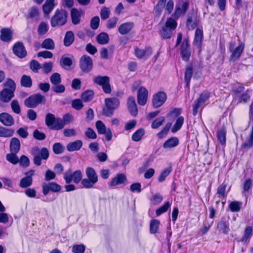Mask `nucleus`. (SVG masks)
<instances>
[{
  "mask_svg": "<svg viewBox=\"0 0 253 253\" xmlns=\"http://www.w3.org/2000/svg\"><path fill=\"white\" fill-rule=\"evenodd\" d=\"M141 81L140 80L136 81L132 84L133 90H135L138 88L137 92V101L138 105L140 106H144L148 100V91L147 88L140 85L141 84Z\"/></svg>",
  "mask_w": 253,
  "mask_h": 253,
  "instance_id": "nucleus-1",
  "label": "nucleus"
},
{
  "mask_svg": "<svg viewBox=\"0 0 253 253\" xmlns=\"http://www.w3.org/2000/svg\"><path fill=\"white\" fill-rule=\"evenodd\" d=\"M85 174L87 178L82 179V184L86 189L91 188L98 181L97 174L93 168L88 167L85 169Z\"/></svg>",
  "mask_w": 253,
  "mask_h": 253,
  "instance_id": "nucleus-2",
  "label": "nucleus"
},
{
  "mask_svg": "<svg viewBox=\"0 0 253 253\" xmlns=\"http://www.w3.org/2000/svg\"><path fill=\"white\" fill-rule=\"evenodd\" d=\"M68 12L65 9H57L52 16L50 25L52 27L64 25L67 21Z\"/></svg>",
  "mask_w": 253,
  "mask_h": 253,
  "instance_id": "nucleus-3",
  "label": "nucleus"
},
{
  "mask_svg": "<svg viewBox=\"0 0 253 253\" xmlns=\"http://www.w3.org/2000/svg\"><path fill=\"white\" fill-rule=\"evenodd\" d=\"M120 102L116 97L107 98L105 99V106L102 109V114L106 117L113 115L114 110L120 105Z\"/></svg>",
  "mask_w": 253,
  "mask_h": 253,
  "instance_id": "nucleus-4",
  "label": "nucleus"
},
{
  "mask_svg": "<svg viewBox=\"0 0 253 253\" xmlns=\"http://www.w3.org/2000/svg\"><path fill=\"white\" fill-rule=\"evenodd\" d=\"M46 102L44 96L38 93L30 95L24 101L25 106L28 108H35L39 104H44Z\"/></svg>",
  "mask_w": 253,
  "mask_h": 253,
  "instance_id": "nucleus-5",
  "label": "nucleus"
},
{
  "mask_svg": "<svg viewBox=\"0 0 253 253\" xmlns=\"http://www.w3.org/2000/svg\"><path fill=\"white\" fill-rule=\"evenodd\" d=\"M235 42H231L229 43V51L231 52L229 58L230 61H235L238 60L241 56L245 47V44L242 42L235 48Z\"/></svg>",
  "mask_w": 253,
  "mask_h": 253,
  "instance_id": "nucleus-6",
  "label": "nucleus"
},
{
  "mask_svg": "<svg viewBox=\"0 0 253 253\" xmlns=\"http://www.w3.org/2000/svg\"><path fill=\"white\" fill-rule=\"evenodd\" d=\"M93 83L102 87L103 92L106 94H110L112 91L110 83V78L107 76H96L93 79Z\"/></svg>",
  "mask_w": 253,
  "mask_h": 253,
  "instance_id": "nucleus-7",
  "label": "nucleus"
},
{
  "mask_svg": "<svg viewBox=\"0 0 253 253\" xmlns=\"http://www.w3.org/2000/svg\"><path fill=\"white\" fill-rule=\"evenodd\" d=\"M179 50L182 60L184 61L188 62L190 58L192 53L188 38H184L180 45Z\"/></svg>",
  "mask_w": 253,
  "mask_h": 253,
  "instance_id": "nucleus-8",
  "label": "nucleus"
},
{
  "mask_svg": "<svg viewBox=\"0 0 253 253\" xmlns=\"http://www.w3.org/2000/svg\"><path fill=\"white\" fill-rule=\"evenodd\" d=\"M211 92L208 90H205L195 101L193 105V115L195 116L198 111V109L202 103L208 100L211 97Z\"/></svg>",
  "mask_w": 253,
  "mask_h": 253,
  "instance_id": "nucleus-9",
  "label": "nucleus"
},
{
  "mask_svg": "<svg viewBox=\"0 0 253 253\" xmlns=\"http://www.w3.org/2000/svg\"><path fill=\"white\" fill-rule=\"evenodd\" d=\"M203 39L204 32L202 26H201L200 28L196 29L193 41V45L198 49L199 54L202 50Z\"/></svg>",
  "mask_w": 253,
  "mask_h": 253,
  "instance_id": "nucleus-10",
  "label": "nucleus"
},
{
  "mask_svg": "<svg viewBox=\"0 0 253 253\" xmlns=\"http://www.w3.org/2000/svg\"><path fill=\"white\" fill-rule=\"evenodd\" d=\"M167 99V95L163 91H159L153 95L152 103L154 108H158L163 106Z\"/></svg>",
  "mask_w": 253,
  "mask_h": 253,
  "instance_id": "nucleus-11",
  "label": "nucleus"
},
{
  "mask_svg": "<svg viewBox=\"0 0 253 253\" xmlns=\"http://www.w3.org/2000/svg\"><path fill=\"white\" fill-rule=\"evenodd\" d=\"M189 6V1L179 0L176 4L174 13L172 16L178 19L181 15H184L186 13Z\"/></svg>",
  "mask_w": 253,
  "mask_h": 253,
  "instance_id": "nucleus-12",
  "label": "nucleus"
},
{
  "mask_svg": "<svg viewBox=\"0 0 253 253\" xmlns=\"http://www.w3.org/2000/svg\"><path fill=\"white\" fill-rule=\"evenodd\" d=\"M35 150L39 152V154L34 156L33 163L36 166H40L42 165V160H46L48 158L49 152L45 147H43L40 150L38 147H36Z\"/></svg>",
  "mask_w": 253,
  "mask_h": 253,
  "instance_id": "nucleus-13",
  "label": "nucleus"
},
{
  "mask_svg": "<svg viewBox=\"0 0 253 253\" xmlns=\"http://www.w3.org/2000/svg\"><path fill=\"white\" fill-rule=\"evenodd\" d=\"M79 66L84 73H89L93 68V63L91 58L87 55H83L79 61Z\"/></svg>",
  "mask_w": 253,
  "mask_h": 253,
  "instance_id": "nucleus-14",
  "label": "nucleus"
},
{
  "mask_svg": "<svg viewBox=\"0 0 253 253\" xmlns=\"http://www.w3.org/2000/svg\"><path fill=\"white\" fill-rule=\"evenodd\" d=\"M200 24L201 21L198 17L197 13H192L188 14L185 25L188 31L194 30Z\"/></svg>",
  "mask_w": 253,
  "mask_h": 253,
  "instance_id": "nucleus-15",
  "label": "nucleus"
},
{
  "mask_svg": "<svg viewBox=\"0 0 253 253\" xmlns=\"http://www.w3.org/2000/svg\"><path fill=\"white\" fill-rule=\"evenodd\" d=\"M82 178L83 174L80 170H75L70 174L66 172L64 174V179L67 184H70L72 180L75 183L78 184L81 181L82 182Z\"/></svg>",
  "mask_w": 253,
  "mask_h": 253,
  "instance_id": "nucleus-16",
  "label": "nucleus"
},
{
  "mask_svg": "<svg viewBox=\"0 0 253 253\" xmlns=\"http://www.w3.org/2000/svg\"><path fill=\"white\" fill-rule=\"evenodd\" d=\"M194 65L192 63L186 65L184 71L185 88L189 89L191 78L193 75Z\"/></svg>",
  "mask_w": 253,
  "mask_h": 253,
  "instance_id": "nucleus-17",
  "label": "nucleus"
},
{
  "mask_svg": "<svg viewBox=\"0 0 253 253\" xmlns=\"http://www.w3.org/2000/svg\"><path fill=\"white\" fill-rule=\"evenodd\" d=\"M42 194L47 195L49 191L52 192H59L61 190V186L53 182H49L48 184L43 183L42 185Z\"/></svg>",
  "mask_w": 253,
  "mask_h": 253,
  "instance_id": "nucleus-18",
  "label": "nucleus"
},
{
  "mask_svg": "<svg viewBox=\"0 0 253 253\" xmlns=\"http://www.w3.org/2000/svg\"><path fill=\"white\" fill-rule=\"evenodd\" d=\"M13 53L20 58H23L26 56L27 51L21 42H16L13 45L12 48Z\"/></svg>",
  "mask_w": 253,
  "mask_h": 253,
  "instance_id": "nucleus-19",
  "label": "nucleus"
},
{
  "mask_svg": "<svg viewBox=\"0 0 253 253\" xmlns=\"http://www.w3.org/2000/svg\"><path fill=\"white\" fill-rule=\"evenodd\" d=\"M127 178L126 175L123 173H120L112 178L108 183L110 187H114L118 185L123 184L126 182Z\"/></svg>",
  "mask_w": 253,
  "mask_h": 253,
  "instance_id": "nucleus-20",
  "label": "nucleus"
},
{
  "mask_svg": "<svg viewBox=\"0 0 253 253\" xmlns=\"http://www.w3.org/2000/svg\"><path fill=\"white\" fill-rule=\"evenodd\" d=\"M152 53V48L149 46L145 47V49H140L137 46L134 47L135 56L139 59L144 58L146 56H149Z\"/></svg>",
  "mask_w": 253,
  "mask_h": 253,
  "instance_id": "nucleus-21",
  "label": "nucleus"
},
{
  "mask_svg": "<svg viewBox=\"0 0 253 253\" xmlns=\"http://www.w3.org/2000/svg\"><path fill=\"white\" fill-rule=\"evenodd\" d=\"M84 14V11L80 9L72 8L71 10V18L72 22L74 25H77L81 22V17Z\"/></svg>",
  "mask_w": 253,
  "mask_h": 253,
  "instance_id": "nucleus-22",
  "label": "nucleus"
},
{
  "mask_svg": "<svg viewBox=\"0 0 253 253\" xmlns=\"http://www.w3.org/2000/svg\"><path fill=\"white\" fill-rule=\"evenodd\" d=\"M253 147V126L246 136L245 140L243 142L241 145V148L245 150H248Z\"/></svg>",
  "mask_w": 253,
  "mask_h": 253,
  "instance_id": "nucleus-23",
  "label": "nucleus"
},
{
  "mask_svg": "<svg viewBox=\"0 0 253 253\" xmlns=\"http://www.w3.org/2000/svg\"><path fill=\"white\" fill-rule=\"evenodd\" d=\"M0 122L5 126H11L14 124V120L10 114L6 112L0 114Z\"/></svg>",
  "mask_w": 253,
  "mask_h": 253,
  "instance_id": "nucleus-24",
  "label": "nucleus"
},
{
  "mask_svg": "<svg viewBox=\"0 0 253 253\" xmlns=\"http://www.w3.org/2000/svg\"><path fill=\"white\" fill-rule=\"evenodd\" d=\"M127 106L131 115L135 117L137 115L138 109L133 96L128 97L127 101Z\"/></svg>",
  "mask_w": 253,
  "mask_h": 253,
  "instance_id": "nucleus-25",
  "label": "nucleus"
},
{
  "mask_svg": "<svg viewBox=\"0 0 253 253\" xmlns=\"http://www.w3.org/2000/svg\"><path fill=\"white\" fill-rule=\"evenodd\" d=\"M13 32L9 28H3L0 30V39L5 42H9L12 39Z\"/></svg>",
  "mask_w": 253,
  "mask_h": 253,
  "instance_id": "nucleus-26",
  "label": "nucleus"
},
{
  "mask_svg": "<svg viewBox=\"0 0 253 253\" xmlns=\"http://www.w3.org/2000/svg\"><path fill=\"white\" fill-rule=\"evenodd\" d=\"M179 144L178 137L172 136L167 139L163 144V148L165 149H171L177 147Z\"/></svg>",
  "mask_w": 253,
  "mask_h": 253,
  "instance_id": "nucleus-27",
  "label": "nucleus"
},
{
  "mask_svg": "<svg viewBox=\"0 0 253 253\" xmlns=\"http://www.w3.org/2000/svg\"><path fill=\"white\" fill-rule=\"evenodd\" d=\"M226 129L224 126H222L216 131L217 140L220 144L225 147L226 144Z\"/></svg>",
  "mask_w": 253,
  "mask_h": 253,
  "instance_id": "nucleus-28",
  "label": "nucleus"
},
{
  "mask_svg": "<svg viewBox=\"0 0 253 253\" xmlns=\"http://www.w3.org/2000/svg\"><path fill=\"white\" fill-rule=\"evenodd\" d=\"M14 96V92L8 89L7 88H3L0 92V99L3 102H8Z\"/></svg>",
  "mask_w": 253,
  "mask_h": 253,
  "instance_id": "nucleus-29",
  "label": "nucleus"
},
{
  "mask_svg": "<svg viewBox=\"0 0 253 253\" xmlns=\"http://www.w3.org/2000/svg\"><path fill=\"white\" fill-rule=\"evenodd\" d=\"M133 22H128L123 23L118 27V32L122 35L128 34L133 28Z\"/></svg>",
  "mask_w": 253,
  "mask_h": 253,
  "instance_id": "nucleus-30",
  "label": "nucleus"
},
{
  "mask_svg": "<svg viewBox=\"0 0 253 253\" xmlns=\"http://www.w3.org/2000/svg\"><path fill=\"white\" fill-rule=\"evenodd\" d=\"M55 6V0H46L42 9L45 15H48Z\"/></svg>",
  "mask_w": 253,
  "mask_h": 253,
  "instance_id": "nucleus-31",
  "label": "nucleus"
},
{
  "mask_svg": "<svg viewBox=\"0 0 253 253\" xmlns=\"http://www.w3.org/2000/svg\"><path fill=\"white\" fill-rule=\"evenodd\" d=\"M75 41V35L73 31H68L65 33L64 39L63 44L66 47L70 46L73 44Z\"/></svg>",
  "mask_w": 253,
  "mask_h": 253,
  "instance_id": "nucleus-32",
  "label": "nucleus"
},
{
  "mask_svg": "<svg viewBox=\"0 0 253 253\" xmlns=\"http://www.w3.org/2000/svg\"><path fill=\"white\" fill-rule=\"evenodd\" d=\"M83 146V142L80 140H77L67 144V150L69 152H73L79 150Z\"/></svg>",
  "mask_w": 253,
  "mask_h": 253,
  "instance_id": "nucleus-33",
  "label": "nucleus"
},
{
  "mask_svg": "<svg viewBox=\"0 0 253 253\" xmlns=\"http://www.w3.org/2000/svg\"><path fill=\"white\" fill-rule=\"evenodd\" d=\"M173 30L166 28L164 25L162 27L161 29L160 30V35L163 40L170 39L172 35V32Z\"/></svg>",
  "mask_w": 253,
  "mask_h": 253,
  "instance_id": "nucleus-34",
  "label": "nucleus"
},
{
  "mask_svg": "<svg viewBox=\"0 0 253 253\" xmlns=\"http://www.w3.org/2000/svg\"><path fill=\"white\" fill-rule=\"evenodd\" d=\"M20 149V142L18 138L13 137L10 142V150L11 152L18 153Z\"/></svg>",
  "mask_w": 253,
  "mask_h": 253,
  "instance_id": "nucleus-35",
  "label": "nucleus"
},
{
  "mask_svg": "<svg viewBox=\"0 0 253 253\" xmlns=\"http://www.w3.org/2000/svg\"><path fill=\"white\" fill-rule=\"evenodd\" d=\"M178 19L176 18L171 16V17H168L164 25L166 28H169L171 30L174 31L177 27V20Z\"/></svg>",
  "mask_w": 253,
  "mask_h": 253,
  "instance_id": "nucleus-36",
  "label": "nucleus"
},
{
  "mask_svg": "<svg viewBox=\"0 0 253 253\" xmlns=\"http://www.w3.org/2000/svg\"><path fill=\"white\" fill-rule=\"evenodd\" d=\"M32 80L30 76L23 75L20 80L21 86L26 88H30L32 86Z\"/></svg>",
  "mask_w": 253,
  "mask_h": 253,
  "instance_id": "nucleus-37",
  "label": "nucleus"
},
{
  "mask_svg": "<svg viewBox=\"0 0 253 253\" xmlns=\"http://www.w3.org/2000/svg\"><path fill=\"white\" fill-rule=\"evenodd\" d=\"M145 129L140 128L136 130L131 135V139L134 142H138L141 140L145 134Z\"/></svg>",
  "mask_w": 253,
  "mask_h": 253,
  "instance_id": "nucleus-38",
  "label": "nucleus"
},
{
  "mask_svg": "<svg viewBox=\"0 0 253 253\" xmlns=\"http://www.w3.org/2000/svg\"><path fill=\"white\" fill-rule=\"evenodd\" d=\"M109 41L108 35L105 32L99 34L96 37L97 42L101 45L107 44Z\"/></svg>",
  "mask_w": 253,
  "mask_h": 253,
  "instance_id": "nucleus-39",
  "label": "nucleus"
},
{
  "mask_svg": "<svg viewBox=\"0 0 253 253\" xmlns=\"http://www.w3.org/2000/svg\"><path fill=\"white\" fill-rule=\"evenodd\" d=\"M184 118L182 116H179L177 118L175 124L171 128V132L172 133L177 132L181 128L184 123Z\"/></svg>",
  "mask_w": 253,
  "mask_h": 253,
  "instance_id": "nucleus-40",
  "label": "nucleus"
},
{
  "mask_svg": "<svg viewBox=\"0 0 253 253\" xmlns=\"http://www.w3.org/2000/svg\"><path fill=\"white\" fill-rule=\"evenodd\" d=\"M94 94L93 90H86L82 93L81 98L85 102H89L93 99Z\"/></svg>",
  "mask_w": 253,
  "mask_h": 253,
  "instance_id": "nucleus-41",
  "label": "nucleus"
},
{
  "mask_svg": "<svg viewBox=\"0 0 253 253\" xmlns=\"http://www.w3.org/2000/svg\"><path fill=\"white\" fill-rule=\"evenodd\" d=\"M171 126V123H168L163 129L157 134V136L159 139H162L167 136L170 128Z\"/></svg>",
  "mask_w": 253,
  "mask_h": 253,
  "instance_id": "nucleus-42",
  "label": "nucleus"
},
{
  "mask_svg": "<svg viewBox=\"0 0 253 253\" xmlns=\"http://www.w3.org/2000/svg\"><path fill=\"white\" fill-rule=\"evenodd\" d=\"M165 117L161 116L155 119L152 123L151 127L152 129H156L160 127L165 122Z\"/></svg>",
  "mask_w": 253,
  "mask_h": 253,
  "instance_id": "nucleus-43",
  "label": "nucleus"
},
{
  "mask_svg": "<svg viewBox=\"0 0 253 253\" xmlns=\"http://www.w3.org/2000/svg\"><path fill=\"white\" fill-rule=\"evenodd\" d=\"M14 131L12 128H7L3 126H0V137H9L14 134Z\"/></svg>",
  "mask_w": 253,
  "mask_h": 253,
  "instance_id": "nucleus-44",
  "label": "nucleus"
},
{
  "mask_svg": "<svg viewBox=\"0 0 253 253\" xmlns=\"http://www.w3.org/2000/svg\"><path fill=\"white\" fill-rule=\"evenodd\" d=\"M41 46L43 48L52 50L55 48V44L53 41L50 38L45 39L42 43Z\"/></svg>",
  "mask_w": 253,
  "mask_h": 253,
  "instance_id": "nucleus-45",
  "label": "nucleus"
},
{
  "mask_svg": "<svg viewBox=\"0 0 253 253\" xmlns=\"http://www.w3.org/2000/svg\"><path fill=\"white\" fill-rule=\"evenodd\" d=\"M32 177H31L30 176H25L21 179L19 186L21 188H27L32 184Z\"/></svg>",
  "mask_w": 253,
  "mask_h": 253,
  "instance_id": "nucleus-46",
  "label": "nucleus"
},
{
  "mask_svg": "<svg viewBox=\"0 0 253 253\" xmlns=\"http://www.w3.org/2000/svg\"><path fill=\"white\" fill-rule=\"evenodd\" d=\"M172 171V168L169 166L165 169L160 174L158 180L159 182H162L165 180L166 178L170 174Z\"/></svg>",
  "mask_w": 253,
  "mask_h": 253,
  "instance_id": "nucleus-47",
  "label": "nucleus"
},
{
  "mask_svg": "<svg viewBox=\"0 0 253 253\" xmlns=\"http://www.w3.org/2000/svg\"><path fill=\"white\" fill-rule=\"evenodd\" d=\"M226 187L227 184L225 182H223L218 187L216 194L220 197L226 198L227 196V194L225 191Z\"/></svg>",
  "mask_w": 253,
  "mask_h": 253,
  "instance_id": "nucleus-48",
  "label": "nucleus"
},
{
  "mask_svg": "<svg viewBox=\"0 0 253 253\" xmlns=\"http://www.w3.org/2000/svg\"><path fill=\"white\" fill-rule=\"evenodd\" d=\"M242 203L238 201H234L229 204V208L232 212H238L241 209Z\"/></svg>",
  "mask_w": 253,
  "mask_h": 253,
  "instance_id": "nucleus-49",
  "label": "nucleus"
},
{
  "mask_svg": "<svg viewBox=\"0 0 253 253\" xmlns=\"http://www.w3.org/2000/svg\"><path fill=\"white\" fill-rule=\"evenodd\" d=\"M72 59L70 57L65 56L64 55L62 56L60 61V66L64 68H66L67 67H70L72 64Z\"/></svg>",
  "mask_w": 253,
  "mask_h": 253,
  "instance_id": "nucleus-50",
  "label": "nucleus"
},
{
  "mask_svg": "<svg viewBox=\"0 0 253 253\" xmlns=\"http://www.w3.org/2000/svg\"><path fill=\"white\" fill-rule=\"evenodd\" d=\"M48 30V25L44 22H42L38 28V33L40 36L44 35Z\"/></svg>",
  "mask_w": 253,
  "mask_h": 253,
  "instance_id": "nucleus-51",
  "label": "nucleus"
},
{
  "mask_svg": "<svg viewBox=\"0 0 253 253\" xmlns=\"http://www.w3.org/2000/svg\"><path fill=\"white\" fill-rule=\"evenodd\" d=\"M17 153L11 152L10 153L7 154L6 156V160L10 163L16 165L19 162V159L16 156Z\"/></svg>",
  "mask_w": 253,
  "mask_h": 253,
  "instance_id": "nucleus-52",
  "label": "nucleus"
},
{
  "mask_svg": "<svg viewBox=\"0 0 253 253\" xmlns=\"http://www.w3.org/2000/svg\"><path fill=\"white\" fill-rule=\"evenodd\" d=\"M170 207V203L169 201L165 202L162 206L156 210V214L159 216L166 212Z\"/></svg>",
  "mask_w": 253,
  "mask_h": 253,
  "instance_id": "nucleus-53",
  "label": "nucleus"
},
{
  "mask_svg": "<svg viewBox=\"0 0 253 253\" xmlns=\"http://www.w3.org/2000/svg\"><path fill=\"white\" fill-rule=\"evenodd\" d=\"M167 0H159L156 6L155 7V10L156 13L158 16H160L165 6V4Z\"/></svg>",
  "mask_w": 253,
  "mask_h": 253,
  "instance_id": "nucleus-54",
  "label": "nucleus"
},
{
  "mask_svg": "<svg viewBox=\"0 0 253 253\" xmlns=\"http://www.w3.org/2000/svg\"><path fill=\"white\" fill-rule=\"evenodd\" d=\"M39 16V9L36 6L31 7L28 10V17L30 18H34Z\"/></svg>",
  "mask_w": 253,
  "mask_h": 253,
  "instance_id": "nucleus-55",
  "label": "nucleus"
},
{
  "mask_svg": "<svg viewBox=\"0 0 253 253\" xmlns=\"http://www.w3.org/2000/svg\"><path fill=\"white\" fill-rule=\"evenodd\" d=\"M65 126V123H63L62 120L60 118H56L53 125L50 127L51 129L54 130H60Z\"/></svg>",
  "mask_w": 253,
  "mask_h": 253,
  "instance_id": "nucleus-56",
  "label": "nucleus"
},
{
  "mask_svg": "<svg viewBox=\"0 0 253 253\" xmlns=\"http://www.w3.org/2000/svg\"><path fill=\"white\" fill-rule=\"evenodd\" d=\"M56 119L53 114L51 113L47 114L45 116L46 125L47 126L51 127L53 125Z\"/></svg>",
  "mask_w": 253,
  "mask_h": 253,
  "instance_id": "nucleus-57",
  "label": "nucleus"
},
{
  "mask_svg": "<svg viewBox=\"0 0 253 253\" xmlns=\"http://www.w3.org/2000/svg\"><path fill=\"white\" fill-rule=\"evenodd\" d=\"M4 85L6 87V88H7L8 89L13 92H14L16 89V84L14 81L10 78H7L6 79L5 82L4 83Z\"/></svg>",
  "mask_w": 253,
  "mask_h": 253,
  "instance_id": "nucleus-58",
  "label": "nucleus"
},
{
  "mask_svg": "<svg viewBox=\"0 0 253 253\" xmlns=\"http://www.w3.org/2000/svg\"><path fill=\"white\" fill-rule=\"evenodd\" d=\"M163 199V196L159 193L153 195L150 198V201L153 205H159Z\"/></svg>",
  "mask_w": 253,
  "mask_h": 253,
  "instance_id": "nucleus-59",
  "label": "nucleus"
},
{
  "mask_svg": "<svg viewBox=\"0 0 253 253\" xmlns=\"http://www.w3.org/2000/svg\"><path fill=\"white\" fill-rule=\"evenodd\" d=\"M53 151L55 154H62L64 151V147L59 142L55 143L52 147Z\"/></svg>",
  "mask_w": 253,
  "mask_h": 253,
  "instance_id": "nucleus-60",
  "label": "nucleus"
},
{
  "mask_svg": "<svg viewBox=\"0 0 253 253\" xmlns=\"http://www.w3.org/2000/svg\"><path fill=\"white\" fill-rule=\"evenodd\" d=\"M95 126L99 134H103L106 132V127L101 121H97L96 122Z\"/></svg>",
  "mask_w": 253,
  "mask_h": 253,
  "instance_id": "nucleus-61",
  "label": "nucleus"
},
{
  "mask_svg": "<svg viewBox=\"0 0 253 253\" xmlns=\"http://www.w3.org/2000/svg\"><path fill=\"white\" fill-rule=\"evenodd\" d=\"M51 83L54 85L59 84L61 82L60 75L58 73H54L50 77Z\"/></svg>",
  "mask_w": 253,
  "mask_h": 253,
  "instance_id": "nucleus-62",
  "label": "nucleus"
},
{
  "mask_svg": "<svg viewBox=\"0 0 253 253\" xmlns=\"http://www.w3.org/2000/svg\"><path fill=\"white\" fill-rule=\"evenodd\" d=\"M85 247L83 244H76L72 247V251L73 253H84Z\"/></svg>",
  "mask_w": 253,
  "mask_h": 253,
  "instance_id": "nucleus-63",
  "label": "nucleus"
},
{
  "mask_svg": "<svg viewBox=\"0 0 253 253\" xmlns=\"http://www.w3.org/2000/svg\"><path fill=\"white\" fill-rule=\"evenodd\" d=\"M71 105L72 107L77 110H80L84 107V104L82 100L80 99H75L73 100Z\"/></svg>",
  "mask_w": 253,
  "mask_h": 253,
  "instance_id": "nucleus-64",
  "label": "nucleus"
}]
</instances>
